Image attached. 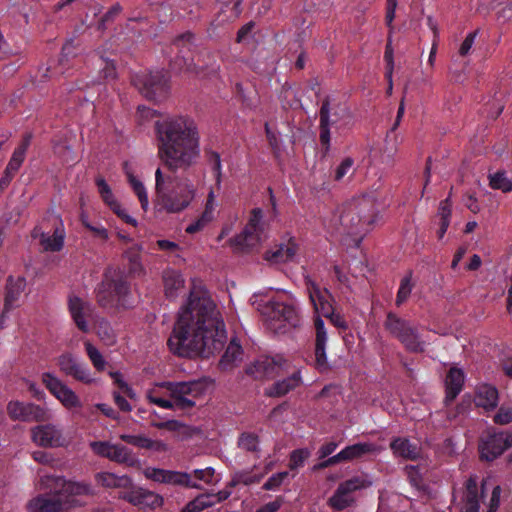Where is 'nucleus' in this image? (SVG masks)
Wrapping results in <instances>:
<instances>
[{
	"mask_svg": "<svg viewBox=\"0 0 512 512\" xmlns=\"http://www.w3.org/2000/svg\"><path fill=\"white\" fill-rule=\"evenodd\" d=\"M224 322L207 292L193 286L167 341L169 350L184 358H209L224 347Z\"/></svg>",
	"mask_w": 512,
	"mask_h": 512,
	"instance_id": "obj_1",
	"label": "nucleus"
},
{
	"mask_svg": "<svg viewBox=\"0 0 512 512\" xmlns=\"http://www.w3.org/2000/svg\"><path fill=\"white\" fill-rule=\"evenodd\" d=\"M158 155L171 172L189 167L199 154V136L194 121L184 116L167 117L155 122Z\"/></svg>",
	"mask_w": 512,
	"mask_h": 512,
	"instance_id": "obj_2",
	"label": "nucleus"
},
{
	"mask_svg": "<svg viewBox=\"0 0 512 512\" xmlns=\"http://www.w3.org/2000/svg\"><path fill=\"white\" fill-rule=\"evenodd\" d=\"M41 485L50 496L32 500V512H66L76 504L75 496L88 494L89 491L88 486L66 481L62 476L43 475Z\"/></svg>",
	"mask_w": 512,
	"mask_h": 512,
	"instance_id": "obj_3",
	"label": "nucleus"
},
{
	"mask_svg": "<svg viewBox=\"0 0 512 512\" xmlns=\"http://www.w3.org/2000/svg\"><path fill=\"white\" fill-rule=\"evenodd\" d=\"M156 194L159 204L169 213L184 210L194 198V190L176 177H164L160 168L155 172Z\"/></svg>",
	"mask_w": 512,
	"mask_h": 512,
	"instance_id": "obj_4",
	"label": "nucleus"
},
{
	"mask_svg": "<svg viewBox=\"0 0 512 512\" xmlns=\"http://www.w3.org/2000/svg\"><path fill=\"white\" fill-rule=\"evenodd\" d=\"M377 205L374 198L362 196L348 202L340 215L341 225L349 234H357L364 225H372L377 216Z\"/></svg>",
	"mask_w": 512,
	"mask_h": 512,
	"instance_id": "obj_5",
	"label": "nucleus"
},
{
	"mask_svg": "<svg viewBox=\"0 0 512 512\" xmlns=\"http://www.w3.org/2000/svg\"><path fill=\"white\" fill-rule=\"evenodd\" d=\"M133 84L146 99L162 102L170 93V74L163 69L143 73L135 76Z\"/></svg>",
	"mask_w": 512,
	"mask_h": 512,
	"instance_id": "obj_6",
	"label": "nucleus"
},
{
	"mask_svg": "<svg viewBox=\"0 0 512 512\" xmlns=\"http://www.w3.org/2000/svg\"><path fill=\"white\" fill-rule=\"evenodd\" d=\"M267 326L274 332L286 331V326L295 328L299 325V317L292 305L278 301H269L262 310Z\"/></svg>",
	"mask_w": 512,
	"mask_h": 512,
	"instance_id": "obj_7",
	"label": "nucleus"
},
{
	"mask_svg": "<svg viewBox=\"0 0 512 512\" xmlns=\"http://www.w3.org/2000/svg\"><path fill=\"white\" fill-rule=\"evenodd\" d=\"M162 388L170 392L176 402V409L189 410L195 406V399L203 395L205 386L200 381L163 382Z\"/></svg>",
	"mask_w": 512,
	"mask_h": 512,
	"instance_id": "obj_8",
	"label": "nucleus"
},
{
	"mask_svg": "<svg viewBox=\"0 0 512 512\" xmlns=\"http://www.w3.org/2000/svg\"><path fill=\"white\" fill-rule=\"evenodd\" d=\"M512 446V432L487 430L480 438L478 450L482 461L491 462Z\"/></svg>",
	"mask_w": 512,
	"mask_h": 512,
	"instance_id": "obj_9",
	"label": "nucleus"
},
{
	"mask_svg": "<svg viewBox=\"0 0 512 512\" xmlns=\"http://www.w3.org/2000/svg\"><path fill=\"white\" fill-rule=\"evenodd\" d=\"M90 447L95 454L118 464L129 467H139L140 462L133 452L122 444H112L108 441H94Z\"/></svg>",
	"mask_w": 512,
	"mask_h": 512,
	"instance_id": "obj_10",
	"label": "nucleus"
},
{
	"mask_svg": "<svg viewBox=\"0 0 512 512\" xmlns=\"http://www.w3.org/2000/svg\"><path fill=\"white\" fill-rule=\"evenodd\" d=\"M7 413L11 419L23 422H44L50 418L49 412L43 407L20 401L9 402Z\"/></svg>",
	"mask_w": 512,
	"mask_h": 512,
	"instance_id": "obj_11",
	"label": "nucleus"
},
{
	"mask_svg": "<svg viewBox=\"0 0 512 512\" xmlns=\"http://www.w3.org/2000/svg\"><path fill=\"white\" fill-rule=\"evenodd\" d=\"M42 382L66 408L81 407L80 399L75 392L51 373H44Z\"/></svg>",
	"mask_w": 512,
	"mask_h": 512,
	"instance_id": "obj_12",
	"label": "nucleus"
},
{
	"mask_svg": "<svg viewBox=\"0 0 512 512\" xmlns=\"http://www.w3.org/2000/svg\"><path fill=\"white\" fill-rule=\"evenodd\" d=\"M286 361L281 358L266 357L257 360L253 365L246 369V373L254 379L273 378L282 371V366Z\"/></svg>",
	"mask_w": 512,
	"mask_h": 512,
	"instance_id": "obj_13",
	"label": "nucleus"
},
{
	"mask_svg": "<svg viewBox=\"0 0 512 512\" xmlns=\"http://www.w3.org/2000/svg\"><path fill=\"white\" fill-rule=\"evenodd\" d=\"M32 440L41 447H60L64 438L60 430L54 425H38L31 429Z\"/></svg>",
	"mask_w": 512,
	"mask_h": 512,
	"instance_id": "obj_14",
	"label": "nucleus"
},
{
	"mask_svg": "<svg viewBox=\"0 0 512 512\" xmlns=\"http://www.w3.org/2000/svg\"><path fill=\"white\" fill-rule=\"evenodd\" d=\"M57 364L62 373L73 377L75 380L90 383L92 379L86 374L84 368L71 353H63L57 359Z\"/></svg>",
	"mask_w": 512,
	"mask_h": 512,
	"instance_id": "obj_15",
	"label": "nucleus"
},
{
	"mask_svg": "<svg viewBox=\"0 0 512 512\" xmlns=\"http://www.w3.org/2000/svg\"><path fill=\"white\" fill-rule=\"evenodd\" d=\"M315 329H316V339H315V364L318 370L327 371L329 369V365L327 362L325 345L327 340L326 331L324 328L323 320L318 316L315 318Z\"/></svg>",
	"mask_w": 512,
	"mask_h": 512,
	"instance_id": "obj_16",
	"label": "nucleus"
},
{
	"mask_svg": "<svg viewBox=\"0 0 512 512\" xmlns=\"http://www.w3.org/2000/svg\"><path fill=\"white\" fill-rule=\"evenodd\" d=\"M26 287V280L24 277H17L14 279L9 276L6 281L5 297H4V309L1 314V318L9 312L14 304L18 301L20 295L24 292Z\"/></svg>",
	"mask_w": 512,
	"mask_h": 512,
	"instance_id": "obj_17",
	"label": "nucleus"
},
{
	"mask_svg": "<svg viewBox=\"0 0 512 512\" xmlns=\"http://www.w3.org/2000/svg\"><path fill=\"white\" fill-rule=\"evenodd\" d=\"M464 384V373L461 369L452 367L447 373L445 379L446 396L445 403H452L457 395L461 392Z\"/></svg>",
	"mask_w": 512,
	"mask_h": 512,
	"instance_id": "obj_18",
	"label": "nucleus"
},
{
	"mask_svg": "<svg viewBox=\"0 0 512 512\" xmlns=\"http://www.w3.org/2000/svg\"><path fill=\"white\" fill-rule=\"evenodd\" d=\"M260 236L257 230L245 228L242 233L230 239L231 246L236 252L247 253L258 245Z\"/></svg>",
	"mask_w": 512,
	"mask_h": 512,
	"instance_id": "obj_19",
	"label": "nucleus"
},
{
	"mask_svg": "<svg viewBox=\"0 0 512 512\" xmlns=\"http://www.w3.org/2000/svg\"><path fill=\"white\" fill-rule=\"evenodd\" d=\"M119 438L127 444L142 449L153 450L157 452H166L168 450L167 444L158 440H152L144 435L121 434Z\"/></svg>",
	"mask_w": 512,
	"mask_h": 512,
	"instance_id": "obj_20",
	"label": "nucleus"
},
{
	"mask_svg": "<svg viewBox=\"0 0 512 512\" xmlns=\"http://www.w3.org/2000/svg\"><path fill=\"white\" fill-rule=\"evenodd\" d=\"M475 404L486 410L494 409L498 404V390L496 387L488 384L477 387Z\"/></svg>",
	"mask_w": 512,
	"mask_h": 512,
	"instance_id": "obj_21",
	"label": "nucleus"
},
{
	"mask_svg": "<svg viewBox=\"0 0 512 512\" xmlns=\"http://www.w3.org/2000/svg\"><path fill=\"white\" fill-rule=\"evenodd\" d=\"M194 35L187 31L183 34L178 35L174 41L172 42V48L175 49L178 53V57L183 60L184 65L188 68L192 65L194 61L193 57H189L188 53L191 51L193 46Z\"/></svg>",
	"mask_w": 512,
	"mask_h": 512,
	"instance_id": "obj_22",
	"label": "nucleus"
},
{
	"mask_svg": "<svg viewBox=\"0 0 512 512\" xmlns=\"http://www.w3.org/2000/svg\"><path fill=\"white\" fill-rule=\"evenodd\" d=\"M320 116V142L322 145L326 146V150L329 149L330 145V125L335 122L330 121V99L329 96L325 97L322 102V106L319 111Z\"/></svg>",
	"mask_w": 512,
	"mask_h": 512,
	"instance_id": "obj_23",
	"label": "nucleus"
},
{
	"mask_svg": "<svg viewBox=\"0 0 512 512\" xmlns=\"http://www.w3.org/2000/svg\"><path fill=\"white\" fill-rule=\"evenodd\" d=\"M301 382V378L299 372L293 373L290 377L275 382L272 387L266 392V395L269 397H281L286 395L291 390L295 389L299 386Z\"/></svg>",
	"mask_w": 512,
	"mask_h": 512,
	"instance_id": "obj_24",
	"label": "nucleus"
},
{
	"mask_svg": "<svg viewBox=\"0 0 512 512\" xmlns=\"http://www.w3.org/2000/svg\"><path fill=\"white\" fill-rule=\"evenodd\" d=\"M194 66L193 71L197 74H217L219 71V64L216 61V56L209 51H204L198 55L197 63L192 62Z\"/></svg>",
	"mask_w": 512,
	"mask_h": 512,
	"instance_id": "obj_25",
	"label": "nucleus"
},
{
	"mask_svg": "<svg viewBox=\"0 0 512 512\" xmlns=\"http://www.w3.org/2000/svg\"><path fill=\"white\" fill-rule=\"evenodd\" d=\"M242 354L243 350L241 346L235 343L234 340H232L219 361V368L222 371L231 370L235 366L237 361H241Z\"/></svg>",
	"mask_w": 512,
	"mask_h": 512,
	"instance_id": "obj_26",
	"label": "nucleus"
},
{
	"mask_svg": "<svg viewBox=\"0 0 512 512\" xmlns=\"http://www.w3.org/2000/svg\"><path fill=\"white\" fill-rule=\"evenodd\" d=\"M297 251V245L289 242L288 245L280 244L275 251H267L265 259L273 263H281L291 260Z\"/></svg>",
	"mask_w": 512,
	"mask_h": 512,
	"instance_id": "obj_27",
	"label": "nucleus"
},
{
	"mask_svg": "<svg viewBox=\"0 0 512 512\" xmlns=\"http://www.w3.org/2000/svg\"><path fill=\"white\" fill-rule=\"evenodd\" d=\"M478 486L476 478L470 477L466 481L465 506L461 512H479Z\"/></svg>",
	"mask_w": 512,
	"mask_h": 512,
	"instance_id": "obj_28",
	"label": "nucleus"
},
{
	"mask_svg": "<svg viewBox=\"0 0 512 512\" xmlns=\"http://www.w3.org/2000/svg\"><path fill=\"white\" fill-rule=\"evenodd\" d=\"M98 482L106 488H133V483L128 476H116L113 473L103 472L97 474Z\"/></svg>",
	"mask_w": 512,
	"mask_h": 512,
	"instance_id": "obj_29",
	"label": "nucleus"
},
{
	"mask_svg": "<svg viewBox=\"0 0 512 512\" xmlns=\"http://www.w3.org/2000/svg\"><path fill=\"white\" fill-rule=\"evenodd\" d=\"M394 454L409 460L417 459L419 451L416 445H412L408 439L396 438L390 444Z\"/></svg>",
	"mask_w": 512,
	"mask_h": 512,
	"instance_id": "obj_30",
	"label": "nucleus"
},
{
	"mask_svg": "<svg viewBox=\"0 0 512 512\" xmlns=\"http://www.w3.org/2000/svg\"><path fill=\"white\" fill-rule=\"evenodd\" d=\"M164 291L168 298L176 296V292L183 288L184 280L181 274L175 270H167L163 273Z\"/></svg>",
	"mask_w": 512,
	"mask_h": 512,
	"instance_id": "obj_31",
	"label": "nucleus"
},
{
	"mask_svg": "<svg viewBox=\"0 0 512 512\" xmlns=\"http://www.w3.org/2000/svg\"><path fill=\"white\" fill-rule=\"evenodd\" d=\"M398 340L409 352H424L423 342L420 341L419 333L415 327H409L407 332L403 333V336H400Z\"/></svg>",
	"mask_w": 512,
	"mask_h": 512,
	"instance_id": "obj_32",
	"label": "nucleus"
},
{
	"mask_svg": "<svg viewBox=\"0 0 512 512\" xmlns=\"http://www.w3.org/2000/svg\"><path fill=\"white\" fill-rule=\"evenodd\" d=\"M385 328L390 332L391 335L399 339L403 336V333L407 332L408 328L411 327L410 323L395 313L389 312L384 323Z\"/></svg>",
	"mask_w": 512,
	"mask_h": 512,
	"instance_id": "obj_33",
	"label": "nucleus"
},
{
	"mask_svg": "<svg viewBox=\"0 0 512 512\" xmlns=\"http://www.w3.org/2000/svg\"><path fill=\"white\" fill-rule=\"evenodd\" d=\"M69 310L78 329L82 332H87L88 325L84 319L85 304L82 300L78 297L70 299Z\"/></svg>",
	"mask_w": 512,
	"mask_h": 512,
	"instance_id": "obj_34",
	"label": "nucleus"
},
{
	"mask_svg": "<svg viewBox=\"0 0 512 512\" xmlns=\"http://www.w3.org/2000/svg\"><path fill=\"white\" fill-rule=\"evenodd\" d=\"M40 244L45 251H60L64 245L63 231L56 228L52 236H47L45 233L41 232Z\"/></svg>",
	"mask_w": 512,
	"mask_h": 512,
	"instance_id": "obj_35",
	"label": "nucleus"
},
{
	"mask_svg": "<svg viewBox=\"0 0 512 512\" xmlns=\"http://www.w3.org/2000/svg\"><path fill=\"white\" fill-rule=\"evenodd\" d=\"M215 504L213 494H200L192 501L188 502L181 512H199Z\"/></svg>",
	"mask_w": 512,
	"mask_h": 512,
	"instance_id": "obj_36",
	"label": "nucleus"
},
{
	"mask_svg": "<svg viewBox=\"0 0 512 512\" xmlns=\"http://www.w3.org/2000/svg\"><path fill=\"white\" fill-rule=\"evenodd\" d=\"M376 446L372 443H356L342 450L346 461L359 458L365 454L374 452Z\"/></svg>",
	"mask_w": 512,
	"mask_h": 512,
	"instance_id": "obj_37",
	"label": "nucleus"
},
{
	"mask_svg": "<svg viewBox=\"0 0 512 512\" xmlns=\"http://www.w3.org/2000/svg\"><path fill=\"white\" fill-rule=\"evenodd\" d=\"M489 186L495 190H501L504 193L512 191V180L506 177L504 170L497 171L496 173H490L488 175Z\"/></svg>",
	"mask_w": 512,
	"mask_h": 512,
	"instance_id": "obj_38",
	"label": "nucleus"
},
{
	"mask_svg": "<svg viewBox=\"0 0 512 512\" xmlns=\"http://www.w3.org/2000/svg\"><path fill=\"white\" fill-rule=\"evenodd\" d=\"M105 280L112 289L115 296L119 299L125 297L130 291V285L123 273H119L116 278H108L105 274Z\"/></svg>",
	"mask_w": 512,
	"mask_h": 512,
	"instance_id": "obj_39",
	"label": "nucleus"
},
{
	"mask_svg": "<svg viewBox=\"0 0 512 512\" xmlns=\"http://www.w3.org/2000/svg\"><path fill=\"white\" fill-rule=\"evenodd\" d=\"M314 292H310V299L315 307V310L321 313L324 317L332 314L334 311L332 305L321 294L318 287L313 285Z\"/></svg>",
	"mask_w": 512,
	"mask_h": 512,
	"instance_id": "obj_40",
	"label": "nucleus"
},
{
	"mask_svg": "<svg viewBox=\"0 0 512 512\" xmlns=\"http://www.w3.org/2000/svg\"><path fill=\"white\" fill-rule=\"evenodd\" d=\"M137 495L140 496V503H136V506L155 508L163 504V498L160 495L154 494L153 492L144 490L142 488H137Z\"/></svg>",
	"mask_w": 512,
	"mask_h": 512,
	"instance_id": "obj_41",
	"label": "nucleus"
},
{
	"mask_svg": "<svg viewBox=\"0 0 512 512\" xmlns=\"http://www.w3.org/2000/svg\"><path fill=\"white\" fill-rule=\"evenodd\" d=\"M114 297L115 295L112 289L109 287L106 280H103L97 288L96 299L98 304L101 307L112 306L114 302Z\"/></svg>",
	"mask_w": 512,
	"mask_h": 512,
	"instance_id": "obj_42",
	"label": "nucleus"
},
{
	"mask_svg": "<svg viewBox=\"0 0 512 512\" xmlns=\"http://www.w3.org/2000/svg\"><path fill=\"white\" fill-rule=\"evenodd\" d=\"M140 247L135 246L131 247L125 252V257L128 260V272L129 274L136 275L140 274L142 271V265L140 262Z\"/></svg>",
	"mask_w": 512,
	"mask_h": 512,
	"instance_id": "obj_43",
	"label": "nucleus"
},
{
	"mask_svg": "<svg viewBox=\"0 0 512 512\" xmlns=\"http://www.w3.org/2000/svg\"><path fill=\"white\" fill-rule=\"evenodd\" d=\"M95 184L98 188V192L104 201L106 205H108L110 208L113 206L114 203H118L117 200L114 198V195L112 193V190L110 186L107 184L105 179L101 176H98L95 179Z\"/></svg>",
	"mask_w": 512,
	"mask_h": 512,
	"instance_id": "obj_44",
	"label": "nucleus"
},
{
	"mask_svg": "<svg viewBox=\"0 0 512 512\" xmlns=\"http://www.w3.org/2000/svg\"><path fill=\"white\" fill-rule=\"evenodd\" d=\"M161 482L176 485H190V475L185 472L164 470Z\"/></svg>",
	"mask_w": 512,
	"mask_h": 512,
	"instance_id": "obj_45",
	"label": "nucleus"
},
{
	"mask_svg": "<svg viewBox=\"0 0 512 512\" xmlns=\"http://www.w3.org/2000/svg\"><path fill=\"white\" fill-rule=\"evenodd\" d=\"M412 271H409L408 274L401 280L400 288L396 297V305L400 306L403 302L407 300L412 291Z\"/></svg>",
	"mask_w": 512,
	"mask_h": 512,
	"instance_id": "obj_46",
	"label": "nucleus"
},
{
	"mask_svg": "<svg viewBox=\"0 0 512 512\" xmlns=\"http://www.w3.org/2000/svg\"><path fill=\"white\" fill-rule=\"evenodd\" d=\"M353 499L336 489L334 495L329 498L328 504L336 511H342L353 503Z\"/></svg>",
	"mask_w": 512,
	"mask_h": 512,
	"instance_id": "obj_47",
	"label": "nucleus"
},
{
	"mask_svg": "<svg viewBox=\"0 0 512 512\" xmlns=\"http://www.w3.org/2000/svg\"><path fill=\"white\" fill-rule=\"evenodd\" d=\"M85 348L87 355L90 358L91 362L93 363L94 367L98 371H103L105 369L106 362L102 354L99 352V350L90 342L85 343Z\"/></svg>",
	"mask_w": 512,
	"mask_h": 512,
	"instance_id": "obj_48",
	"label": "nucleus"
},
{
	"mask_svg": "<svg viewBox=\"0 0 512 512\" xmlns=\"http://www.w3.org/2000/svg\"><path fill=\"white\" fill-rule=\"evenodd\" d=\"M237 96L241 99L242 103L249 108L255 107L257 105V93L254 90H250L246 92L241 83H236L235 85Z\"/></svg>",
	"mask_w": 512,
	"mask_h": 512,
	"instance_id": "obj_49",
	"label": "nucleus"
},
{
	"mask_svg": "<svg viewBox=\"0 0 512 512\" xmlns=\"http://www.w3.org/2000/svg\"><path fill=\"white\" fill-rule=\"evenodd\" d=\"M362 487H366L365 482L361 480L359 477H353L349 480L340 483L337 489L339 490V493H343L348 496L350 493Z\"/></svg>",
	"mask_w": 512,
	"mask_h": 512,
	"instance_id": "obj_50",
	"label": "nucleus"
},
{
	"mask_svg": "<svg viewBox=\"0 0 512 512\" xmlns=\"http://www.w3.org/2000/svg\"><path fill=\"white\" fill-rule=\"evenodd\" d=\"M258 437L252 433H242L239 437L238 445L248 452L257 451Z\"/></svg>",
	"mask_w": 512,
	"mask_h": 512,
	"instance_id": "obj_51",
	"label": "nucleus"
},
{
	"mask_svg": "<svg viewBox=\"0 0 512 512\" xmlns=\"http://www.w3.org/2000/svg\"><path fill=\"white\" fill-rule=\"evenodd\" d=\"M129 181L133 187L134 192L137 194L139 198L141 207L143 208V210H146L148 206V197L142 182L137 180L133 175L129 176Z\"/></svg>",
	"mask_w": 512,
	"mask_h": 512,
	"instance_id": "obj_52",
	"label": "nucleus"
},
{
	"mask_svg": "<svg viewBox=\"0 0 512 512\" xmlns=\"http://www.w3.org/2000/svg\"><path fill=\"white\" fill-rule=\"evenodd\" d=\"M310 453L307 449H296L290 455L289 468L294 470L303 465L304 461L309 457Z\"/></svg>",
	"mask_w": 512,
	"mask_h": 512,
	"instance_id": "obj_53",
	"label": "nucleus"
},
{
	"mask_svg": "<svg viewBox=\"0 0 512 512\" xmlns=\"http://www.w3.org/2000/svg\"><path fill=\"white\" fill-rule=\"evenodd\" d=\"M438 215L440 216V223L446 222V224H450V217H451L450 197H447L445 200L440 202L439 208H438Z\"/></svg>",
	"mask_w": 512,
	"mask_h": 512,
	"instance_id": "obj_54",
	"label": "nucleus"
},
{
	"mask_svg": "<svg viewBox=\"0 0 512 512\" xmlns=\"http://www.w3.org/2000/svg\"><path fill=\"white\" fill-rule=\"evenodd\" d=\"M122 11V7L119 3L113 5L101 18L99 22V29L104 30L106 28V23L113 21L116 16L120 14Z\"/></svg>",
	"mask_w": 512,
	"mask_h": 512,
	"instance_id": "obj_55",
	"label": "nucleus"
},
{
	"mask_svg": "<svg viewBox=\"0 0 512 512\" xmlns=\"http://www.w3.org/2000/svg\"><path fill=\"white\" fill-rule=\"evenodd\" d=\"M288 475L289 474L287 471L279 472V473L272 475L267 480V482L263 485V489L264 490H273V489L279 487L282 484V482L284 481V479H286L288 477Z\"/></svg>",
	"mask_w": 512,
	"mask_h": 512,
	"instance_id": "obj_56",
	"label": "nucleus"
},
{
	"mask_svg": "<svg viewBox=\"0 0 512 512\" xmlns=\"http://www.w3.org/2000/svg\"><path fill=\"white\" fill-rule=\"evenodd\" d=\"M354 160L351 157H346L336 168L335 180H341L353 167Z\"/></svg>",
	"mask_w": 512,
	"mask_h": 512,
	"instance_id": "obj_57",
	"label": "nucleus"
},
{
	"mask_svg": "<svg viewBox=\"0 0 512 512\" xmlns=\"http://www.w3.org/2000/svg\"><path fill=\"white\" fill-rule=\"evenodd\" d=\"M494 422L499 425H505L512 422V408L501 407L494 416Z\"/></svg>",
	"mask_w": 512,
	"mask_h": 512,
	"instance_id": "obj_58",
	"label": "nucleus"
},
{
	"mask_svg": "<svg viewBox=\"0 0 512 512\" xmlns=\"http://www.w3.org/2000/svg\"><path fill=\"white\" fill-rule=\"evenodd\" d=\"M209 215H210V211L205 210L200 219H198L196 222L190 224L186 228V232L189 234H193V233L200 231L205 226V224L210 220Z\"/></svg>",
	"mask_w": 512,
	"mask_h": 512,
	"instance_id": "obj_59",
	"label": "nucleus"
},
{
	"mask_svg": "<svg viewBox=\"0 0 512 512\" xmlns=\"http://www.w3.org/2000/svg\"><path fill=\"white\" fill-rule=\"evenodd\" d=\"M384 58L387 63L386 77L390 78V76L393 74V68H394L393 48L391 45L390 38L388 39V42L386 44Z\"/></svg>",
	"mask_w": 512,
	"mask_h": 512,
	"instance_id": "obj_60",
	"label": "nucleus"
},
{
	"mask_svg": "<svg viewBox=\"0 0 512 512\" xmlns=\"http://www.w3.org/2000/svg\"><path fill=\"white\" fill-rule=\"evenodd\" d=\"M208 162L212 165L213 171L216 173L217 180H220L221 176V160L220 155L214 151L206 152Z\"/></svg>",
	"mask_w": 512,
	"mask_h": 512,
	"instance_id": "obj_61",
	"label": "nucleus"
},
{
	"mask_svg": "<svg viewBox=\"0 0 512 512\" xmlns=\"http://www.w3.org/2000/svg\"><path fill=\"white\" fill-rule=\"evenodd\" d=\"M25 155L26 153L15 149L7 165L9 167V171H18L25 159Z\"/></svg>",
	"mask_w": 512,
	"mask_h": 512,
	"instance_id": "obj_62",
	"label": "nucleus"
},
{
	"mask_svg": "<svg viewBox=\"0 0 512 512\" xmlns=\"http://www.w3.org/2000/svg\"><path fill=\"white\" fill-rule=\"evenodd\" d=\"M119 218H121L126 223L136 226L137 222L134 218L130 217L124 209L121 208V205L119 203H114L113 206L110 208Z\"/></svg>",
	"mask_w": 512,
	"mask_h": 512,
	"instance_id": "obj_63",
	"label": "nucleus"
},
{
	"mask_svg": "<svg viewBox=\"0 0 512 512\" xmlns=\"http://www.w3.org/2000/svg\"><path fill=\"white\" fill-rule=\"evenodd\" d=\"M477 31L469 33L464 41L462 42L460 48H459V54L461 56H466L469 53V50L471 49L474 39L476 37Z\"/></svg>",
	"mask_w": 512,
	"mask_h": 512,
	"instance_id": "obj_64",
	"label": "nucleus"
}]
</instances>
